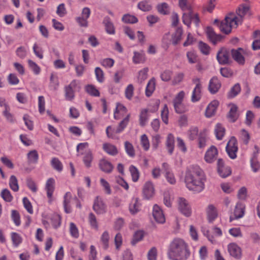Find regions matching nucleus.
Instances as JSON below:
<instances>
[{"label": "nucleus", "mask_w": 260, "mask_h": 260, "mask_svg": "<svg viewBox=\"0 0 260 260\" xmlns=\"http://www.w3.org/2000/svg\"><path fill=\"white\" fill-rule=\"evenodd\" d=\"M11 239L14 246L17 247L22 242V238L16 233H12Z\"/></svg>", "instance_id": "nucleus-52"}, {"label": "nucleus", "mask_w": 260, "mask_h": 260, "mask_svg": "<svg viewBox=\"0 0 260 260\" xmlns=\"http://www.w3.org/2000/svg\"><path fill=\"white\" fill-rule=\"evenodd\" d=\"M168 5L164 3L157 6V10L161 14L166 15L168 13Z\"/></svg>", "instance_id": "nucleus-62"}, {"label": "nucleus", "mask_w": 260, "mask_h": 260, "mask_svg": "<svg viewBox=\"0 0 260 260\" xmlns=\"http://www.w3.org/2000/svg\"><path fill=\"white\" fill-rule=\"evenodd\" d=\"M93 159V155L90 151L86 152L83 157V162L87 168L91 167V162Z\"/></svg>", "instance_id": "nucleus-49"}, {"label": "nucleus", "mask_w": 260, "mask_h": 260, "mask_svg": "<svg viewBox=\"0 0 260 260\" xmlns=\"http://www.w3.org/2000/svg\"><path fill=\"white\" fill-rule=\"evenodd\" d=\"M215 134L218 140H221L225 134V128L220 123L216 124L215 128Z\"/></svg>", "instance_id": "nucleus-35"}, {"label": "nucleus", "mask_w": 260, "mask_h": 260, "mask_svg": "<svg viewBox=\"0 0 260 260\" xmlns=\"http://www.w3.org/2000/svg\"><path fill=\"white\" fill-rule=\"evenodd\" d=\"M103 149L106 153L112 156H115L118 153L116 147L111 143H104L103 145Z\"/></svg>", "instance_id": "nucleus-24"}, {"label": "nucleus", "mask_w": 260, "mask_h": 260, "mask_svg": "<svg viewBox=\"0 0 260 260\" xmlns=\"http://www.w3.org/2000/svg\"><path fill=\"white\" fill-rule=\"evenodd\" d=\"M129 210L130 212L133 214L137 213L139 211L140 204L138 198H134L132 199L131 203L129 206Z\"/></svg>", "instance_id": "nucleus-32"}, {"label": "nucleus", "mask_w": 260, "mask_h": 260, "mask_svg": "<svg viewBox=\"0 0 260 260\" xmlns=\"http://www.w3.org/2000/svg\"><path fill=\"white\" fill-rule=\"evenodd\" d=\"M76 81L74 80L69 85L65 86V98L67 100L71 101L74 99L75 94L73 88L76 86Z\"/></svg>", "instance_id": "nucleus-17"}, {"label": "nucleus", "mask_w": 260, "mask_h": 260, "mask_svg": "<svg viewBox=\"0 0 260 260\" xmlns=\"http://www.w3.org/2000/svg\"><path fill=\"white\" fill-rule=\"evenodd\" d=\"M51 223L52 226L56 229L60 226L61 223V217L58 215H54L51 218Z\"/></svg>", "instance_id": "nucleus-59"}, {"label": "nucleus", "mask_w": 260, "mask_h": 260, "mask_svg": "<svg viewBox=\"0 0 260 260\" xmlns=\"http://www.w3.org/2000/svg\"><path fill=\"white\" fill-rule=\"evenodd\" d=\"M249 10V7L245 5H240L236 10L237 16L230 14L225 17L220 25V30L225 34H229L231 32L232 28H236L239 24H241L243 18Z\"/></svg>", "instance_id": "nucleus-3"}, {"label": "nucleus", "mask_w": 260, "mask_h": 260, "mask_svg": "<svg viewBox=\"0 0 260 260\" xmlns=\"http://www.w3.org/2000/svg\"><path fill=\"white\" fill-rule=\"evenodd\" d=\"M166 146L169 153L170 154H172L174 148V137L172 134H169L168 135Z\"/></svg>", "instance_id": "nucleus-33"}, {"label": "nucleus", "mask_w": 260, "mask_h": 260, "mask_svg": "<svg viewBox=\"0 0 260 260\" xmlns=\"http://www.w3.org/2000/svg\"><path fill=\"white\" fill-rule=\"evenodd\" d=\"M178 203V209L181 213L187 217L190 216L191 210L188 202L183 198H179Z\"/></svg>", "instance_id": "nucleus-8"}, {"label": "nucleus", "mask_w": 260, "mask_h": 260, "mask_svg": "<svg viewBox=\"0 0 260 260\" xmlns=\"http://www.w3.org/2000/svg\"><path fill=\"white\" fill-rule=\"evenodd\" d=\"M95 74L96 76V79L99 82L102 83L104 81V72L100 68H99V67L95 68Z\"/></svg>", "instance_id": "nucleus-56"}, {"label": "nucleus", "mask_w": 260, "mask_h": 260, "mask_svg": "<svg viewBox=\"0 0 260 260\" xmlns=\"http://www.w3.org/2000/svg\"><path fill=\"white\" fill-rule=\"evenodd\" d=\"M199 47L201 52L204 54L207 55L209 53L210 47L207 44L200 42L199 44Z\"/></svg>", "instance_id": "nucleus-61"}, {"label": "nucleus", "mask_w": 260, "mask_h": 260, "mask_svg": "<svg viewBox=\"0 0 260 260\" xmlns=\"http://www.w3.org/2000/svg\"><path fill=\"white\" fill-rule=\"evenodd\" d=\"M185 95L183 91L179 92L173 100V105L175 111L178 113H183L186 111V108L182 103Z\"/></svg>", "instance_id": "nucleus-4"}, {"label": "nucleus", "mask_w": 260, "mask_h": 260, "mask_svg": "<svg viewBox=\"0 0 260 260\" xmlns=\"http://www.w3.org/2000/svg\"><path fill=\"white\" fill-rule=\"evenodd\" d=\"M103 24L105 25L106 32L111 35H114L115 32L113 23L109 17L106 16L104 18Z\"/></svg>", "instance_id": "nucleus-23"}, {"label": "nucleus", "mask_w": 260, "mask_h": 260, "mask_svg": "<svg viewBox=\"0 0 260 260\" xmlns=\"http://www.w3.org/2000/svg\"><path fill=\"white\" fill-rule=\"evenodd\" d=\"M110 239L109 234L107 231H105L101 237V242L104 249H107L109 247V241Z\"/></svg>", "instance_id": "nucleus-36"}, {"label": "nucleus", "mask_w": 260, "mask_h": 260, "mask_svg": "<svg viewBox=\"0 0 260 260\" xmlns=\"http://www.w3.org/2000/svg\"><path fill=\"white\" fill-rule=\"evenodd\" d=\"M192 11H188V13H184L182 16L183 22L188 27H190L192 17Z\"/></svg>", "instance_id": "nucleus-41"}, {"label": "nucleus", "mask_w": 260, "mask_h": 260, "mask_svg": "<svg viewBox=\"0 0 260 260\" xmlns=\"http://www.w3.org/2000/svg\"><path fill=\"white\" fill-rule=\"evenodd\" d=\"M241 91V87L239 83L234 85L228 94L229 98H233L237 95Z\"/></svg>", "instance_id": "nucleus-37"}, {"label": "nucleus", "mask_w": 260, "mask_h": 260, "mask_svg": "<svg viewBox=\"0 0 260 260\" xmlns=\"http://www.w3.org/2000/svg\"><path fill=\"white\" fill-rule=\"evenodd\" d=\"M138 8L142 11L146 12L150 11L152 7L149 2L147 1H142L138 4Z\"/></svg>", "instance_id": "nucleus-40"}, {"label": "nucleus", "mask_w": 260, "mask_h": 260, "mask_svg": "<svg viewBox=\"0 0 260 260\" xmlns=\"http://www.w3.org/2000/svg\"><path fill=\"white\" fill-rule=\"evenodd\" d=\"M141 143L145 150H148L149 148V142L147 136L144 134L141 136Z\"/></svg>", "instance_id": "nucleus-58"}, {"label": "nucleus", "mask_w": 260, "mask_h": 260, "mask_svg": "<svg viewBox=\"0 0 260 260\" xmlns=\"http://www.w3.org/2000/svg\"><path fill=\"white\" fill-rule=\"evenodd\" d=\"M186 56L189 63H194L197 62V55L194 51H188L187 53Z\"/></svg>", "instance_id": "nucleus-54"}, {"label": "nucleus", "mask_w": 260, "mask_h": 260, "mask_svg": "<svg viewBox=\"0 0 260 260\" xmlns=\"http://www.w3.org/2000/svg\"><path fill=\"white\" fill-rule=\"evenodd\" d=\"M92 208L98 214H103L106 212V205L102 199L99 196L94 199Z\"/></svg>", "instance_id": "nucleus-9"}, {"label": "nucleus", "mask_w": 260, "mask_h": 260, "mask_svg": "<svg viewBox=\"0 0 260 260\" xmlns=\"http://www.w3.org/2000/svg\"><path fill=\"white\" fill-rule=\"evenodd\" d=\"M153 216L155 221L159 223H164L166 219L161 209L155 204L153 208Z\"/></svg>", "instance_id": "nucleus-12"}, {"label": "nucleus", "mask_w": 260, "mask_h": 260, "mask_svg": "<svg viewBox=\"0 0 260 260\" xmlns=\"http://www.w3.org/2000/svg\"><path fill=\"white\" fill-rule=\"evenodd\" d=\"M99 167L102 171L106 173H110L113 169L111 163L105 159H102L100 161Z\"/></svg>", "instance_id": "nucleus-22"}, {"label": "nucleus", "mask_w": 260, "mask_h": 260, "mask_svg": "<svg viewBox=\"0 0 260 260\" xmlns=\"http://www.w3.org/2000/svg\"><path fill=\"white\" fill-rule=\"evenodd\" d=\"M179 6L183 11H192L191 7L188 4L187 0H179Z\"/></svg>", "instance_id": "nucleus-51"}, {"label": "nucleus", "mask_w": 260, "mask_h": 260, "mask_svg": "<svg viewBox=\"0 0 260 260\" xmlns=\"http://www.w3.org/2000/svg\"><path fill=\"white\" fill-rule=\"evenodd\" d=\"M148 110H142L140 115V124L142 126L145 125L148 119Z\"/></svg>", "instance_id": "nucleus-42"}, {"label": "nucleus", "mask_w": 260, "mask_h": 260, "mask_svg": "<svg viewBox=\"0 0 260 260\" xmlns=\"http://www.w3.org/2000/svg\"><path fill=\"white\" fill-rule=\"evenodd\" d=\"M190 254L188 245L182 239L176 238L170 243L168 256L171 260H187Z\"/></svg>", "instance_id": "nucleus-2"}, {"label": "nucleus", "mask_w": 260, "mask_h": 260, "mask_svg": "<svg viewBox=\"0 0 260 260\" xmlns=\"http://www.w3.org/2000/svg\"><path fill=\"white\" fill-rule=\"evenodd\" d=\"M155 88V80L154 78H151L147 83L145 94L147 97L150 96L154 92Z\"/></svg>", "instance_id": "nucleus-29"}, {"label": "nucleus", "mask_w": 260, "mask_h": 260, "mask_svg": "<svg viewBox=\"0 0 260 260\" xmlns=\"http://www.w3.org/2000/svg\"><path fill=\"white\" fill-rule=\"evenodd\" d=\"M245 206L244 204L238 202L236 206L234 212V217L230 216V221H232L234 219H239L242 217L244 214Z\"/></svg>", "instance_id": "nucleus-13"}, {"label": "nucleus", "mask_w": 260, "mask_h": 260, "mask_svg": "<svg viewBox=\"0 0 260 260\" xmlns=\"http://www.w3.org/2000/svg\"><path fill=\"white\" fill-rule=\"evenodd\" d=\"M218 151L214 146H212L206 152L205 155V160L208 163L213 162L216 158Z\"/></svg>", "instance_id": "nucleus-14"}, {"label": "nucleus", "mask_w": 260, "mask_h": 260, "mask_svg": "<svg viewBox=\"0 0 260 260\" xmlns=\"http://www.w3.org/2000/svg\"><path fill=\"white\" fill-rule=\"evenodd\" d=\"M146 58L145 54L143 52H134V56L133 57V61L135 63H144L145 61Z\"/></svg>", "instance_id": "nucleus-31"}, {"label": "nucleus", "mask_w": 260, "mask_h": 260, "mask_svg": "<svg viewBox=\"0 0 260 260\" xmlns=\"http://www.w3.org/2000/svg\"><path fill=\"white\" fill-rule=\"evenodd\" d=\"M124 148L126 153L129 156L133 157L135 156V149L132 143L128 141H125L124 142Z\"/></svg>", "instance_id": "nucleus-39"}, {"label": "nucleus", "mask_w": 260, "mask_h": 260, "mask_svg": "<svg viewBox=\"0 0 260 260\" xmlns=\"http://www.w3.org/2000/svg\"><path fill=\"white\" fill-rule=\"evenodd\" d=\"M157 256V250L153 247L148 251L147 256L148 260H156Z\"/></svg>", "instance_id": "nucleus-64"}, {"label": "nucleus", "mask_w": 260, "mask_h": 260, "mask_svg": "<svg viewBox=\"0 0 260 260\" xmlns=\"http://www.w3.org/2000/svg\"><path fill=\"white\" fill-rule=\"evenodd\" d=\"M205 181L204 173L199 166H191L186 171L185 182L189 190L195 192L202 191L205 188Z\"/></svg>", "instance_id": "nucleus-1"}, {"label": "nucleus", "mask_w": 260, "mask_h": 260, "mask_svg": "<svg viewBox=\"0 0 260 260\" xmlns=\"http://www.w3.org/2000/svg\"><path fill=\"white\" fill-rule=\"evenodd\" d=\"M23 203L24 207L26 209L27 212L30 214L33 213V209L31 204L28 199L26 197H24L23 199Z\"/></svg>", "instance_id": "nucleus-63"}, {"label": "nucleus", "mask_w": 260, "mask_h": 260, "mask_svg": "<svg viewBox=\"0 0 260 260\" xmlns=\"http://www.w3.org/2000/svg\"><path fill=\"white\" fill-rule=\"evenodd\" d=\"M86 92L92 96H100V92L95 87L92 85H88L86 86Z\"/></svg>", "instance_id": "nucleus-50"}, {"label": "nucleus", "mask_w": 260, "mask_h": 260, "mask_svg": "<svg viewBox=\"0 0 260 260\" xmlns=\"http://www.w3.org/2000/svg\"><path fill=\"white\" fill-rule=\"evenodd\" d=\"M218 105L219 102L218 101L214 100L212 101L206 108L205 112L206 116L207 117H211L214 115Z\"/></svg>", "instance_id": "nucleus-19"}, {"label": "nucleus", "mask_w": 260, "mask_h": 260, "mask_svg": "<svg viewBox=\"0 0 260 260\" xmlns=\"http://www.w3.org/2000/svg\"><path fill=\"white\" fill-rule=\"evenodd\" d=\"M144 237V233L142 231H138L135 232L134 235L133 240L131 243L133 245H135L137 243L141 241Z\"/></svg>", "instance_id": "nucleus-46"}, {"label": "nucleus", "mask_w": 260, "mask_h": 260, "mask_svg": "<svg viewBox=\"0 0 260 260\" xmlns=\"http://www.w3.org/2000/svg\"><path fill=\"white\" fill-rule=\"evenodd\" d=\"M198 134V128L197 127H192L188 131V138L190 140L195 139Z\"/></svg>", "instance_id": "nucleus-57"}, {"label": "nucleus", "mask_w": 260, "mask_h": 260, "mask_svg": "<svg viewBox=\"0 0 260 260\" xmlns=\"http://www.w3.org/2000/svg\"><path fill=\"white\" fill-rule=\"evenodd\" d=\"M130 114H128L120 122L115 130H113V133L119 134L121 133L126 127L129 121Z\"/></svg>", "instance_id": "nucleus-27"}, {"label": "nucleus", "mask_w": 260, "mask_h": 260, "mask_svg": "<svg viewBox=\"0 0 260 260\" xmlns=\"http://www.w3.org/2000/svg\"><path fill=\"white\" fill-rule=\"evenodd\" d=\"M29 164H36L39 159V154L36 150L30 151L27 154Z\"/></svg>", "instance_id": "nucleus-34"}, {"label": "nucleus", "mask_w": 260, "mask_h": 260, "mask_svg": "<svg viewBox=\"0 0 260 260\" xmlns=\"http://www.w3.org/2000/svg\"><path fill=\"white\" fill-rule=\"evenodd\" d=\"M217 172L222 178H226L231 174L232 170L230 167L225 166L222 159L219 158L217 161Z\"/></svg>", "instance_id": "nucleus-6"}, {"label": "nucleus", "mask_w": 260, "mask_h": 260, "mask_svg": "<svg viewBox=\"0 0 260 260\" xmlns=\"http://www.w3.org/2000/svg\"><path fill=\"white\" fill-rule=\"evenodd\" d=\"M55 180L53 178H50L47 181L45 188L47 190V197L51 199L53 192L54 190Z\"/></svg>", "instance_id": "nucleus-25"}, {"label": "nucleus", "mask_w": 260, "mask_h": 260, "mask_svg": "<svg viewBox=\"0 0 260 260\" xmlns=\"http://www.w3.org/2000/svg\"><path fill=\"white\" fill-rule=\"evenodd\" d=\"M230 51L233 58L235 61L239 64H243L244 63L245 58L243 55L245 51L242 48H239L237 49H232Z\"/></svg>", "instance_id": "nucleus-10"}, {"label": "nucleus", "mask_w": 260, "mask_h": 260, "mask_svg": "<svg viewBox=\"0 0 260 260\" xmlns=\"http://www.w3.org/2000/svg\"><path fill=\"white\" fill-rule=\"evenodd\" d=\"M11 217L16 225H19L20 224V215L18 211L15 210H12Z\"/></svg>", "instance_id": "nucleus-60"}, {"label": "nucleus", "mask_w": 260, "mask_h": 260, "mask_svg": "<svg viewBox=\"0 0 260 260\" xmlns=\"http://www.w3.org/2000/svg\"><path fill=\"white\" fill-rule=\"evenodd\" d=\"M231 51L225 48L221 49L217 54V59L221 64H228L230 62Z\"/></svg>", "instance_id": "nucleus-7"}, {"label": "nucleus", "mask_w": 260, "mask_h": 260, "mask_svg": "<svg viewBox=\"0 0 260 260\" xmlns=\"http://www.w3.org/2000/svg\"><path fill=\"white\" fill-rule=\"evenodd\" d=\"M88 221L92 228L98 230L99 228L96 218L93 213H90L88 216Z\"/></svg>", "instance_id": "nucleus-48"}, {"label": "nucleus", "mask_w": 260, "mask_h": 260, "mask_svg": "<svg viewBox=\"0 0 260 260\" xmlns=\"http://www.w3.org/2000/svg\"><path fill=\"white\" fill-rule=\"evenodd\" d=\"M63 207L66 213H70L72 211L70 203L72 199V194L71 192H67L64 196Z\"/></svg>", "instance_id": "nucleus-28"}, {"label": "nucleus", "mask_w": 260, "mask_h": 260, "mask_svg": "<svg viewBox=\"0 0 260 260\" xmlns=\"http://www.w3.org/2000/svg\"><path fill=\"white\" fill-rule=\"evenodd\" d=\"M51 164L52 167L58 172H61L63 169L62 164L57 158H53L51 161Z\"/></svg>", "instance_id": "nucleus-43"}, {"label": "nucleus", "mask_w": 260, "mask_h": 260, "mask_svg": "<svg viewBox=\"0 0 260 260\" xmlns=\"http://www.w3.org/2000/svg\"><path fill=\"white\" fill-rule=\"evenodd\" d=\"M183 30L181 28L178 27L176 29L175 32L172 35V44L174 45L178 44L182 39Z\"/></svg>", "instance_id": "nucleus-30"}, {"label": "nucleus", "mask_w": 260, "mask_h": 260, "mask_svg": "<svg viewBox=\"0 0 260 260\" xmlns=\"http://www.w3.org/2000/svg\"><path fill=\"white\" fill-rule=\"evenodd\" d=\"M230 110L228 115L231 121L234 122L238 118L239 114L238 112V107L235 104L230 105Z\"/></svg>", "instance_id": "nucleus-21"}, {"label": "nucleus", "mask_w": 260, "mask_h": 260, "mask_svg": "<svg viewBox=\"0 0 260 260\" xmlns=\"http://www.w3.org/2000/svg\"><path fill=\"white\" fill-rule=\"evenodd\" d=\"M206 212L209 222H212L216 218L218 215L216 208L213 205L210 204L208 205Z\"/></svg>", "instance_id": "nucleus-20"}, {"label": "nucleus", "mask_w": 260, "mask_h": 260, "mask_svg": "<svg viewBox=\"0 0 260 260\" xmlns=\"http://www.w3.org/2000/svg\"><path fill=\"white\" fill-rule=\"evenodd\" d=\"M201 98V85L200 83L197 84L195 88H194L191 100L192 102L194 103L199 101Z\"/></svg>", "instance_id": "nucleus-26"}, {"label": "nucleus", "mask_w": 260, "mask_h": 260, "mask_svg": "<svg viewBox=\"0 0 260 260\" xmlns=\"http://www.w3.org/2000/svg\"><path fill=\"white\" fill-rule=\"evenodd\" d=\"M228 251L230 254L236 258H240L241 256V248L236 243H232L228 245Z\"/></svg>", "instance_id": "nucleus-15"}, {"label": "nucleus", "mask_w": 260, "mask_h": 260, "mask_svg": "<svg viewBox=\"0 0 260 260\" xmlns=\"http://www.w3.org/2000/svg\"><path fill=\"white\" fill-rule=\"evenodd\" d=\"M1 197L7 202H10L13 200V197L8 189H4L1 193Z\"/></svg>", "instance_id": "nucleus-45"}, {"label": "nucleus", "mask_w": 260, "mask_h": 260, "mask_svg": "<svg viewBox=\"0 0 260 260\" xmlns=\"http://www.w3.org/2000/svg\"><path fill=\"white\" fill-rule=\"evenodd\" d=\"M129 171L132 177V180L135 182H137L140 177V173L138 169L135 166L131 165L129 168Z\"/></svg>", "instance_id": "nucleus-38"}, {"label": "nucleus", "mask_w": 260, "mask_h": 260, "mask_svg": "<svg viewBox=\"0 0 260 260\" xmlns=\"http://www.w3.org/2000/svg\"><path fill=\"white\" fill-rule=\"evenodd\" d=\"M70 233L73 237L75 238H78L79 235L78 229L73 222H71L70 223Z\"/></svg>", "instance_id": "nucleus-53"}, {"label": "nucleus", "mask_w": 260, "mask_h": 260, "mask_svg": "<svg viewBox=\"0 0 260 260\" xmlns=\"http://www.w3.org/2000/svg\"><path fill=\"white\" fill-rule=\"evenodd\" d=\"M155 190L153 184L150 181L146 182L143 186V194L144 198L149 199L154 194Z\"/></svg>", "instance_id": "nucleus-11"}, {"label": "nucleus", "mask_w": 260, "mask_h": 260, "mask_svg": "<svg viewBox=\"0 0 260 260\" xmlns=\"http://www.w3.org/2000/svg\"><path fill=\"white\" fill-rule=\"evenodd\" d=\"M122 20L126 23H135L138 21L136 17L130 14L124 15L122 18Z\"/></svg>", "instance_id": "nucleus-47"}, {"label": "nucleus", "mask_w": 260, "mask_h": 260, "mask_svg": "<svg viewBox=\"0 0 260 260\" xmlns=\"http://www.w3.org/2000/svg\"><path fill=\"white\" fill-rule=\"evenodd\" d=\"M221 87V83L216 77H213L210 80L208 89L212 94L216 93Z\"/></svg>", "instance_id": "nucleus-18"}, {"label": "nucleus", "mask_w": 260, "mask_h": 260, "mask_svg": "<svg viewBox=\"0 0 260 260\" xmlns=\"http://www.w3.org/2000/svg\"><path fill=\"white\" fill-rule=\"evenodd\" d=\"M9 186L14 191H17L19 190L18 180L16 176L12 175L9 181Z\"/></svg>", "instance_id": "nucleus-44"}, {"label": "nucleus", "mask_w": 260, "mask_h": 260, "mask_svg": "<svg viewBox=\"0 0 260 260\" xmlns=\"http://www.w3.org/2000/svg\"><path fill=\"white\" fill-rule=\"evenodd\" d=\"M238 151L237 141L234 137H231L226 146V151L229 157L232 159H235L237 157Z\"/></svg>", "instance_id": "nucleus-5"}, {"label": "nucleus", "mask_w": 260, "mask_h": 260, "mask_svg": "<svg viewBox=\"0 0 260 260\" xmlns=\"http://www.w3.org/2000/svg\"><path fill=\"white\" fill-rule=\"evenodd\" d=\"M28 63L29 68L35 74L38 75L40 73L41 71L40 68L37 64L36 62L30 59H29L28 60Z\"/></svg>", "instance_id": "nucleus-55"}, {"label": "nucleus", "mask_w": 260, "mask_h": 260, "mask_svg": "<svg viewBox=\"0 0 260 260\" xmlns=\"http://www.w3.org/2000/svg\"><path fill=\"white\" fill-rule=\"evenodd\" d=\"M206 33L208 38L210 41L214 44H216L217 42L220 41L223 37L221 35H217L213 28L210 26H208L206 28Z\"/></svg>", "instance_id": "nucleus-16"}]
</instances>
